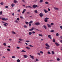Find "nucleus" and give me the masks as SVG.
<instances>
[{"mask_svg":"<svg viewBox=\"0 0 62 62\" xmlns=\"http://www.w3.org/2000/svg\"><path fill=\"white\" fill-rule=\"evenodd\" d=\"M32 33H33V34H35V32H34V31H33L32 32Z\"/></svg>","mask_w":62,"mask_h":62,"instance_id":"60","label":"nucleus"},{"mask_svg":"<svg viewBox=\"0 0 62 62\" xmlns=\"http://www.w3.org/2000/svg\"><path fill=\"white\" fill-rule=\"evenodd\" d=\"M15 22L16 23H18V21L17 20H16L15 21Z\"/></svg>","mask_w":62,"mask_h":62,"instance_id":"48","label":"nucleus"},{"mask_svg":"<svg viewBox=\"0 0 62 62\" xmlns=\"http://www.w3.org/2000/svg\"><path fill=\"white\" fill-rule=\"evenodd\" d=\"M14 6H15V4H14L12 3L11 5V6L12 7H13Z\"/></svg>","mask_w":62,"mask_h":62,"instance_id":"11","label":"nucleus"},{"mask_svg":"<svg viewBox=\"0 0 62 62\" xmlns=\"http://www.w3.org/2000/svg\"><path fill=\"white\" fill-rule=\"evenodd\" d=\"M26 42H30V41L29 40H27L26 41Z\"/></svg>","mask_w":62,"mask_h":62,"instance_id":"49","label":"nucleus"},{"mask_svg":"<svg viewBox=\"0 0 62 62\" xmlns=\"http://www.w3.org/2000/svg\"><path fill=\"white\" fill-rule=\"evenodd\" d=\"M45 4H49V2L47 1H46L45 2Z\"/></svg>","mask_w":62,"mask_h":62,"instance_id":"23","label":"nucleus"},{"mask_svg":"<svg viewBox=\"0 0 62 62\" xmlns=\"http://www.w3.org/2000/svg\"><path fill=\"white\" fill-rule=\"evenodd\" d=\"M55 44L57 46H59V45H60L56 42L55 43Z\"/></svg>","mask_w":62,"mask_h":62,"instance_id":"7","label":"nucleus"},{"mask_svg":"<svg viewBox=\"0 0 62 62\" xmlns=\"http://www.w3.org/2000/svg\"><path fill=\"white\" fill-rule=\"evenodd\" d=\"M12 33L14 34H16V32L13 31L12 32Z\"/></svg>","mask_w":62,"mask_h":62,"instance_id":"26","label":"nucleus"},{"mask_svg":"<svg viewBox=\"0 0 62 62\" xmlns=\"http://www.w3.org/2000/svg\"><path fill=\"white\" fill-rule=\"evenodd\" d=\"M60 42H61V43H62V40H60Z\"/></svg>","mask_w":62,"mask_h":62,"instance_id":"64","label":"nucleus"},{"mask_svg":"<svg viewBox=\"0 0 62 62\" xmlns=\"http://www.w3.org/2000/svg\"><path fill=\"white\" fill-rule=\"evenodd\" d=\"M21 52H23V53H25L26 52V51L24 50H22Z\"/></svg>","mask_w":62,"mask_h":62,"instance_id":"24","label":"nucleus"},{"mask_svg":"<svg viewBox=\"0 0 62 62\" xmlns=\"http://www.w3.org/2000/svg\"><path fill=\"white\" fill-rule=\"evenodd\" d=\"M54 8L55 10H58L59 9H58V8H56L55 7H54Z\"/></svg>","mask_w":62,"mask_h":62,"instance_id":"17","label":"nucleus"},{"mask_svg":"<svg viewBox=\"0 0 62 62\" xmlns=\"http://www.w3.org/2000/svg\"><path fill=\"white\" fill-rule=\"evenodd\" d=\"M43 2V0H40L39 3H42Z\"/></svg>","mask_w":62,"mask_h":62,"instance_id":"15","label":"nucleus"},{"mask_svg":"<svg viewBox=\"0 0 62 62\" xmlns=\"http://www.w3.org/2000/svg\"><path fill=\"white\" fill-rule=\"evenodd\" d=\"M60 38L61 39H62V36H60Z\"/></svg>","mask_w":62,"mask_h":62,"instance_id":"50","label":"nucleus"},{"mask_svg":"<svg viewBox=\"0 0 62 62\" xmlns=\"http://www.w3.org/2000/svg\"><path fill=\"white\" fill-rule=\"evenodd\" d=\"M16 57L15 56H13L12 57V58H15Z\"/></svg>","mask_w":62,"mask_h":62,"instance_id":"46","label":"nucleus"},{"mask_svg":"<svg viewBox=\"0 0 62 62\" xmlns=\"http://www.w3.org/2000/svg\"><path fill=\"white\" fill-rule=\"evenodd\" d=\"M34 29L33 28H32V29H29V30L30 31H32V30H34Z\"/></svg>","mask_w":62,"mask_h":62,"instance_id":"12","label":"nucleus"},{"mask_svg":"<svg viewBox=\"0 0 62 62\" xmlns=\"http://www.w3.org/2000/svg\"><path fill=\"white\" fill-rule=\"evenodd\" d=\"M48 38H49L50 39H52V37H51V35H49L48 36Z\"/></svg>","mask_w":62,"mask_h":62,"instance_id":"8","label":"nucleus"},{"mask_svg":"<svg viewBox=\"0 0 62 62\" xmlns=\"http://www.w3.org/2000/svg\"><path fill=\"white\" fill-rule=\"evenodd\" d=\"M47 54H51V53L49 51L47 52Z\"/></svg>","mask_w":62,"mask_h":62,"instance_id":"35","label":"nucleus"},{"mask_svg":"<svg viewBox=\"0 0 62 62\" xmlns=\"http://www.w3.org/2000/svg\"><path fill=\"white\" fill-rule=\"evenodd\" d=\"M32 7L33 8H36V7L37 8H39V7H38V5H34L32 6Z\"/></svg>","mask_w":62,"mask_h":62,"instance_id":"2","label":"nucleus"},{"mask_svg":"<svg viewBox=\"0 0 62 62\" xmlns=\"http://www.w3.org/2000/svg\"><path fill=\"white\" fill-rule=\"evenodd\" d=\"M32 33L31 32H29V35H32Z\"/></svg>","mask_w":62,"mask_h":62,"instance_id":"21","label":"nucleus"},{"mask_svg":"<svg viewBox=\"0 0 62 62\" xmlns=\"http://www.w3.org/2000/svg\"><path fill=\"white\" fill-rule=\"evenodd\" d=\"M60 28H61V29H62V26H60Z\"/></svg>","mask_w":62,"mask_h":62,"instance_id":"63","label":"nucleus"},{"mask_svg":"<svg viewBox=\"0 0 62 62\" xmlns=\"http://www.w3.org/2000/svg\"><path fill=\"white\" fill-rule=\"evenodd\" d=\"M40 53L42 54H43V52L42 51H40Z\"/></svg>","mask_w":62,"mask_h":62,"instance_id":"33","label":"nucleus"},{"mask_svg":"<svg viewBox=\"0 0 62 62\" xmlns=\"http://www.w3.org/2000/svg\"><path fill=\"white\" fill-rule=\"evenodd\" d=\"M57 61H59V60H60V59L59 58H57Z\"/></svg>","mask_w":62,"mask_h":62,"instance_id":"43","label":"nucleus"},{"mask_svg":"<svg viewBox=\"0 0 62 62\" xmlns=\"http://www.w3.org/2000/svg\"><path fill=\"white\" fill-rule=\"evenodd\" d=\"M51 53H52L53 54H54V51H52L51 52Z\"/></svg>","mask_w":62,"mask_h":62,"instance_id":"34","label":"nucleus"},{"mask_svg":"<svg viewBox=\"0 0 62 62\" xmlns=\"http://www.w3.org/2000/svg\"><path fill=\"white\" fill-rule=\"evenodd\" d=\"M47 25L48 28H50V27H51V25L49 24H47Z\"/></svg>","mask_w":62,"mask_h":62,"instance_id":"6","label":"nucleus"},{"mask_svg":"<svg viewBox=\"0 0 62 62\" xmlns=\"http://www.w3.org/2000/svg\"><path fill=\"white\" fill-rule=\"evenodd\" d=\"M56 36H59V34L58 33H57L56 34Z\"/></svg>","mask_w":62,"mask_h":62,"instance_id":"32","label":"nucleus"},{"mask_svg":"<svg viewBox=\"0 0 62 62\" xmlns=\"http://www.w3.org/2000/svg\"><path fill=\"white\" fill-rule=\"evenodd\" d=\"M50 32H54V30H51L50 31Z\"/></svg>","mask_w":62,"mask_h":62,"instance_id":"29","label":"nucleus"},{"mask_svg":"<svg viewBox=\"0 0 62 62\" xmlns=\"http://www.w3.org/2000/svg\"><path fill=\"white\" fill-rule=\"evenodd\" d=\"M11 40H12V39H9V40L10 41H11Z\"/></svg>","mask_w":62,"mask_h":62,"instance_id":"58","label":"nucleus"},{"mask_svg":"<svg viewBox=\"0 0 62 62\" xmlns=\"http://www.w3.org/2000/svg\"><path fill=\"white\" fill-rule=\"evenodd\" d=\"M37 54L38 55H40V54L39 53H37Z\"/></svg>","mask_w":62,"mask_h":62,"instance_id":"40","label":"nucleus"},{"mask_svg":"<svg viewBox=\"0 0 62 62\" xmlns=\"http://www.w3.org/2000/svg\"><path fill=\"white\" fill-rule=\"evenodd\" d=\"M16 48L17 49H20V47H19L18 46H17L16 47Z\"/></svg>","mask_w":62,"mask_h":62,"instance_id":"56","label":"nucleus"},{"mask_svg":"<svg viewBox=\"0 0 62 62\" xmlns=\"http://www.w3.org/2000/svg\"><path fill=\"white\" fill-rule=\"evenodd\" d=\"M46 26L44 25L43 26V27L45 29H47V28H46Z\"/></svg>","mask_w":62,"mask_h":62,"instance_id":"14","label":"nucleus"},{"mask_svg":"<svg viewBox=\"0 0 62 62\" xmlns=\"http://www.w3.org/2000/svg\"><path fill=\"white\" fill-rule=\"evenodd\" d=\"M54 24L53 23H51L50 25H53Z\"/></svg>","mask_w":62,"mask_h":62,"instance_id":"31","label":"nucleus"},{"mask_svg":"<svg viewBox=\"0 0 62 62\" xmlns=\"http://www.w3.org/2000/svg\"><path fill=\"white\" fill-rule=\"evenodd\" d=\"M53 41L54 42H55V40L54 39H53Z\"/></svg>","mask_w":62,"mask_h":62,"instance_id":"18","label":"nucleus"},{"mask_svg":"<svg viewBox=\"0 0 62 62\" xmlns=\"http://www.w3.org/2000/svg\"><path fill=\"white\" fill-rule=\"evenodd\" d=\"M2 11H1L0 12V15H2Z\"/></svg>","mask_w":62,"mask_h":62,"instance_id":"37","label":"nucleus"},{"mask_svg":"<svg viewBox=\"0 0 62 62\" xmlns=\"http://www.w3.org/2000/svg\"><path fill=\"white\" fill-rule=\"evenodd\" d=\"M45 45H46V46H46L45 47V48L46 49H49L50 48V46H49V45H48V43H46L45 44Z\"/></svg>","mask_w":62,"mask_h":62,"instance_id":"1","label":"nucleus"},{"mask_svg":"<svg viewBox=\"0 0 62 62\" xmlns=\"http://www.w3.org/2000/svg\"><path fill=\"white\" fill-rule=\"evenodd\" d=\"M39 15L40 17H41V18H42L43 16V14H42V13H40L39 14Z\"/></svg>","mask_w":62,"mask_h":62,"instance_id":"4","label":"nucleus"},{"mask_svg":"<svg viewBox=\"0 0 62 62\" xmlns=\"http://www.w3.org/2000/svg\"><path fill=\"white\" fill-rule=\"evenodd\" d=\"M6 8H8V6H6L5 7Z\"/></svg>","mask_w":62,"mask_h":62,"instance_id":"44","label":"nucleus"},{"mask_svg":"<svg viewBox=\"0 0 62 62\" xmlns=\"http://www.w3.org/2000/svg\"><path fill=\"white\" fill-rule=\"evenodd\" d=\"M23 56H24V58H27V57H28L26 55H24Z\"/></svg>","mask_w":62,"mask_h":62,"instance_id":"16","label":"nucleus"},{"mask_svg":"<svg viewBox=\"0 0 62 62\" xmlns=\"http://www.w3.org/2000/svg\"><path fill=\"white\" fill-rule=\"evenodd\" d=\"M3 25H4V26H7V25L5 24H3Z\"/></svg>","mask_w":62,"mask_h":62,"instance_id":"51","label":"nucleus"},{"mask_svg":"<svg viewBox=\"0 0 62 62\" xmlns=\"http://www.w3.org/2000/svg\"><path fill=\"white\" fill-rule=\"evenodd\" d=\"M36 61H39V60H38V59H36Z\"/></svg>","mask_w":62,"mask_h":62,"instance_id":"54","label":"nucleus"},{"mask_svg":"<svg viewBox=\"0 0 62 62\" xmlns=\"http://www.w3.org/2000/svg\"><path fill=\"white\" fill-rule=\"evenodd\" d=\"M8 48H10V46H8Z\"/></svg>","mask_w":62,"mask_h":62,"instance_id":"62","label":"nucleus"},{"mask_svg":"<svg viewBox=\"0 0 62 62\" xmlns=\"http://www.w3.org/2000/svg\"><path fill=\"white\" fill-rule=\"evenodd\" d=\"M17 62H20V60L19 59H18L17 60Z\"/></svg>","mask_w":62,"mask_h":62,"instance_id":"25","label":"nucleus"},{"mask_svg":"<svg viewBox=\"0 0 62 62\" xmlns=\"http://www.w3.org/2000/svg\"><path fill=\"white\" fill-rule=\"evenodd\" d=\"M29 26H31V24L29 23Z\"/></svg>","mask_w":62,"mask_h":62,"instance_id":"61","label":"nucleus"},{"mask_svg":"<svg viewBox=\"0 0 62 62\" xmlns=\"http://www.w3.org/2000/svg\"><path fill=\"white\" fill-rule=\"evenodd\" d=\"M26 48L28 50H30V48L28 47H26Z\"/></svg>","mask_w":62,"mask_h":62,"instance_id":"19","label":"nucleus"},{"mask_svg":"<svg viewBox=\"0 0 62 62\" xmlns=\"http://www.w3.org/2000/svg\"><path fill=\"white\" fill-rule=\"evenodd\" d=\"M23 27L24 28H26L27 27V26L26 25H24L23 26Z\"/></svg>","mask_w":62,"mask_h":62,"instance_id":"20","label":"nucleus"},{"mask_svg":"<svg viewBox=\"0 0 62 62\" xmlns=\"http://www.w3.org/2000/svg\"><path fill=\"white\" fill-rule=\"evenodd\" d=\"M14 3H15V4H16V3H17V1L16 0H14Z\"/></svg>","mask_w":62,"mask_h":62,"instance_id":"22","label":"nucleus"},{"mask_svg":"<svg viewBox=\"0 0 62 62\" xmlns=\"http://www.w3.org/2000/svg\"><path fill=\"white\" fill-rule=\"evenodd\" d=\"M3 45L4 46H6V44L5 43H3Z\"/></svg>","mask_w":62,"mask_h":62,"instance_id":"52","label":"nucleus"},{"mask_svg":"<svg viewBox=\"0 0 62 62\" xmlns=\"http://www.w3.org/2000/svg\"><path fill=\"white\" fill-rule=\"evenodd\" d=\"M34 12L36 13H38V11L37 10H34Z\"/></svg>","mask_w":62,"mask_h":62,"instance_id":"27","label":"nucleus"},{"mask_svg":"<svg viewBox=\"0 0 62 62\" xmlns=\"http://www.w3.org/2000/svg\"><path fill=\"white\" fill-rule=\"evenodd\" d=\"M29 46L30 47H33V46H32V45H30Z\"/></svg>","mask_w":62,"mask_h":62,"instance_id":"53","label":"nucleus"},{"mask_svg":"<svg viewBox=\"0 0 62 62\" xmlns=\"http://www.w3.org/2000/svg\"><path fill=\"white\" fill-rule=\"evenodd\" d=\"M26 8H32V7L30 6H26Z\"/></svg>","mask_w":62,"mask_h":62,"instance_id":"9","label":"nucleus"},{"mask_svg":"<svg viewBox=\"0 0 62 62\" xmlns=\"http://www.w3.org/2000/svg\"><path fill=\"white\" fill-rule=\"evenodd\" d=\"M48 19H49V18L47 17L45 19V20H48Z\"/></svg>","mask_w":62,"mask_h":62,"instance_id":"39","label":"nucleus"},{"mask_svg":"<svg viewBox=\"0 0 62 62\" xmlns=\"http://www.w3.org/2000/svg\"><path fill=\"white\" fill-rule=\"evenodd\" d=\"M7 50L8 51V52H9L10 51V49H8V48L7 49Z\"/></svg>","mask_w":62,"mask_h":62,"instance_id":"38","label":"nucleus"},{"mask_svg":"<svg viewBox=\"0 0 62 62\" xmlns=\"http://www.w3.org/2000/svg\"><path fill=\"white\" fill-rule=\"evenodd\" d=\"M24 12H25V11H23L22 12V13H23V14L24 13Z\"/></svg>","mask_w":62,"mask_h":62,"instance_id":"57","label":"nucleus"},{"mask_svg":"<svg viewBox=\"0 0 62 62\" xmlns=\"http://www.w3.org/2000/svg\"><path fill=\"white\" fill-rule=\"evenodd\" d=\"M5 23V24H6L7 25H8V23Z\"/></svg>","mask_w":62,"mask_h":62,"instance_id":"59","label":"nucleus"},{"mask_svg":"<svg viewBox=\"0 0 62 62\" xmlns=\"http://www.w3.org/2000/svg\"><path fill=\"white\" fill-rule=\"evenodd\" d=\"M18 11L19 12H20V11H21V10H20V9H19V10H18Z\"/></svg>","mask_w":62,"mask_h":62,"instance_id":"55","label":"nucleus"},{"mask_svg":"<svg viewBox=\"0 0 62 62\" xmlns=\"http://www.w3.org/2000/svg\"><path fill=\"white\" fill-rule=\"evenodd\" d=\"M0 4L1 5H3L4 4V3L3 2H1L0 3Z\"/></svg>","mask_w":62,"mask_h":62,"instance_id":"41","label":"nucleus"},{"mask_svg":"<svg viewBox=\"0 0 62 62\" xmlns=\"http://www.w3.org/2000/svg\"><path fill=\"white\" fill-rule=\"evenodd\" d=\"M25 23H26V24H28V22H25Z\"/></svg>","mask_w":62,"mask_h":62,"instance_id":"42","label":"nucleus"},{"mask_svg":"<svg viewBox=\"0 0 62 62\" xmlns=\"http://www.w3.org/2000/svg\"><path fill=\"white\" fill-rule=\"evenodd\" d=\"M44 10V11L45 12V13H47V12H48V11L47 10H46V9H45Z\"/></svg>","mask_w":62,"mask_h":62,"instance_id":"10","label":"nucleus"},{"mask_svg":"<svg viewBox=\"0 0 62 62\" xmlns=\"http://www.w3.org/2000/svg\"><path fill=\"white\" fill-rule=\"evenodd\" d=\"M35 24L36 25H40V23L39 22H37Z\"/></svg>","mask_w":62,"mask_h":62,"instance_id":"5","label":"nucleus"},{"mask_svg":"<svg viewBox=\"0 0 62 62\" xmlns=\"http://www.w3.org/2000/svg\"><path fill=\"white\" fill-rule=\"evenodd\" d=\"M45 22H48V20H46V19H45Z\"/></svg>","mask_w":62,"mask_h":62,"instance_id":"45","label":"nucleus"},{"mask_svg":"<svg viewBox=\"0 0 62 62\" xmlns=\"http://www.w3.org/2000/svg\"><path fill=\"white\" fill-rule=\"evenodd\" d=\"M2 20H3V21H7L8 20V18H3L1 19Z\"/></svg>","mask_w":62,"mask_h":62,"instance_id":"3","label":"nucleus"},{"mask_svg":"<svg viewBox=\"0 0 62 62\" xmlns=\"http://www.w3.org/2000/svg\"><path fill=\"white\" fill-rule=\"evenodd\" d=\"M19 40H20V41H22V40H23V39H19Z\"/></svg>","mask_w":62,"mask_h":62,"instance_id":"28","label":"nucleus"},{"mask_svg":"<svg viewBox=\"0 0 62 62\" xmlns=\"http://www.w3.org/2000/svg\"><path fill=\"white\" fill-rule=\"evenodd\" d=\"M33 21H31L30 22H29V23H33Z\"/></svg>","mask_w":62,"mask_h":62,"instance_id":"30","label":"nucleus"},{"mask_svg":"<svg viewBox=\"0 0 62 62\" xmlns=\"http://www.w3.org/2000/svg\"><path fill=\"white\" fill-rule=\"evenodd\" d=\"M39 36H40L41 37H42L43 35L42 34H39Z\"/></svg>","mask_w":62,"mask_h":62,"instance_id":"36","label":"nucleus"},{"mask_svg":"<svg viewBox=\"0 0 62 62\" xmlns=\"http://www.w3.org/2000/svg\"><path fill=\"white\" fill-rule=\"evenodd\" d=\"M16 20H18V21H20V19L19 18H17L16 19Z\"/></svg>","mask_w":62,"mask_h":62,"instance_id":"47","label":"nucleus"},{"mask_svg":"<svg viewBox=\"0 0 62 62\" xmlns=\"http://www.w3.org/2000/svg\"><path fill=\"white\" fill-rule=\"evenodd\" d=\"M30 55L31 57V58H32V59H34V56H31V55Z\"/></svg>","mask_w":62,"mask_h":62,"instance_id":"13","label":"nucleus"}]
</instances>
